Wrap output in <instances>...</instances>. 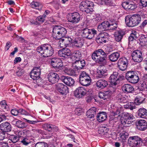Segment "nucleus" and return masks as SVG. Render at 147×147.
<instances>
[{
  "instance_id": "nucleus-56",
  "label": "nucleus",
  "mask_w": 147,
  "mask_h": 147,
  "mask_svg": "<svg viewBox=\"0 0 147 147\" xmlns=\"http://www.w3.org/2000/svg\"><path fill=\"white\" fill-rule=\"evenodd\" d=\"M99 35L101 37L104 38L105 40H107L109 37V35L106 32H103L100 33Z\"/></svg>"
},
{
  "instance_id": "nucleus-3",
  "label": "nucleus",
  "mask_w": 147,
  "mask_h": 147,
  "mask_svg": "<svg viewBox=\"0 0 147 147\" xmlns=\"http://www.w3.org/2000/svg\"><path fill=\"white\" fill-rule=\"evenodd\" d=\"M65 28L60 26H55L53 28V36L56 40H59L65 36L67 33Z\"/></svg>"
},
{
  "instance_id": "nucleus-61",
  "label": "nucleus",
  "mask_w": 147,
  "mask_h": 147,
  "mask_svg": "<svg viewBox=\"0 0 147 147\" xmlns=\"http://www.w3.org/2000/svg\"><path fill=\"white\" fill-rule=\"evenodd\" d=\"M19 114H20L23 115H28V113L25 110L22 109H20L18 110Z\"/></svg>"
},
{
  "instance_id": "nucleus-15",
  "label": "nucleus",
  "mask_w": 147,
  "mask_h": 147,
  "mask_svg": "<svg viewBox=\"0 0 147 147\" xmlns=\"http://www.w3.org/2000/svg\"><path fill=\"white\" fill-rule=\"evenodd\" d=\"M124 122L125 124H131L135 121V119L131 114L125 113L124 116Z\"/></svg>"
},
{
  "instance_id": "nucleus-49",
  "label": "nucleus",
  "mask_w": 147,
  "mask_h": 147,
  "mask_svg": "<svg viewBox=\"0 0 147 147\" xmlns=\"http://www.w3.org/2000/svg\"><path fill=\"white\" fill-rule=\"evenodd\" d=\"M108 25V30H113L117 28V24L115 22L110 23L109 22Z\"/></svg>"
},
{
  "instance_id": "nucleus-9",
  "label": "nucleus",
  "mask_w": 147,
  "mask_h": 147,
  "mask_svg": "<svg viewBox=\"0 0 147 147\" xmlns=\"http://www.w3.org/2000/svg\"><path fill=\"white\" fill-rule=\"evenodd\" d=\"M118 74V72H114L109 77V80L111 84L116 85L119 84L120 81L122 80V77Z\"/></svg>"
},
{
  "instance_id": "nucleus-50",
  "label": "nucleus",
  "mask_w": 147,
  "mask_h": 147,
  "mask_svg": "<svg viewBox=\"0 0 147 147\" xmlns=\"http://www.w3.org/2000/svg\"><path fill=\"white\" fill-rule=\"evenodd\" d=\"M16 126L20 128H24L26 127V125L24 122L18 120Z\"/></svg>"
},
{
  "instance_id": "nucleus-16",
  "label": "nucleus",
  "mask_w": 147,
  "mask_h": 147,
  "mask_svg": "<svg viewBox=\"0 0 147 147\" xmlns=\"http://www.w3.org/2000/svg\"><path fill=\"white\" fill-rule=\"evenodd\" d=\"M60 79L65 84L70 86H73L75 83L74 80L69 76H62Z\"/></svg>"
},
{
  "instance_id": "nucleus-26",
  "label": "nucleus",
  "mask_w": 147,
  "mask_h": 147,
  "mask_svg": "<svg viewBox=\"0 0 147 147\" xmlns=\"http://www.w3.org/2000/svg\"><path fill=\"white\" fill-rule=\"evenodd\" d=\"M123 91L125 93H131L134 90V88L130 84H125L122 87Z\"/></svg>"
},
{
  "instance_id": "nucleus-58",
  "label": "nucleus",
  "mask_w": 147,
  "mask_h": 147,
  "mask_svg": "<svg viewBox=\"0 0 147 147\" xmlns=\"http://www.w3.org/2000/svg\"><path fill=\"white\" fill-rule=\"evenodd\" d=\"M24 137L31 138L30 132L28 130H23Z\"/></svg>"
},
{
  "instance_id": "nucleus-34",
  "label": "nucleus",
  "mask_w": 147,
  "mask_h": 147,
  "mask_svg": "<svg viewBox=\"0 0 147 147\" xmlns=\"http://www.w3.org/2000/svg\"><path fill=\"white\" fill-rule=\"evenodd\" d=\"M133 20L132 16H126L125 19V22L126 25L130 27H134V21Z\"/></svg>"
},
{
  "instance_id": "nucleus-29",
  "label": "nucleus",
  "mask_w": 147,
  "mask_h": 147,
  "mask_svg": "<svg viewBox=\"0 0 147 147\" xmlns=\"http://www.w3.org/2000/svg\"><path fill=\"white\" fill-rule=\"evenodd\" d=\"M108 85L107 82L104 79L99 80L96 83L97 87L102 89L106 87Z\"/></svg>"
},
{
  "instance_id": "nucleus-11",
  "label": "nucleus",
  "mask_w": 147,
  "mask_h": 147,
  "mask_svg": "<svg viewBox=\"0 0 147 147\" xmlns=\"http://www.w3.org/2000/svg\"><path fill=\"white\" fill-rule=\"evenodd\" d=\"M88 92L83 87H79L75 90L74 95L77 98H81L86 95H88Z\"/></svg>"
},
{
  "instance_id": "nucleus-62",
  "label": "nucleus",
  "mask_w": 147,
  "mask_h": 147,
  "mask_svg": "<svg viewBox=\"0 0 147 147\" xmlns=\"http://www.w3.org/2000/svg\"><path fill=\"white\" fill-rule=\"evenodd\" d=\"M31 131L32 133L34 134H42L43 133V132L41 130L38 129H32Z\"/></svg>"
},
{
  "instance_id": "nucleus-1",
  "label": "nucleus",
  "mask_w": 147,
  "mask_h": 147,
  "mask_svg": "<svg viewBox=\"0 0 147 147\" xmlns=\"http://www.w3.org/2000/svg\"><path fill=\"white\" fill-rule=\"evenodd\" d=\"M107 55L102 50L100 49L95 51L92 53V58L96 62L102 63L106 62Z\"/></svg>"
},
{
  "instance_id": "nucleus-46",
  "label": "nucleus",
  "mask_w": 147,
  "mask_h": 147,
  "mask_svg": "<svg viewBox=\"0 0 147 147\" xmlns=\"http://www.w3.org/2000/svg\"><path fill=\"white\" fill-rule=\"evenodd\" d=\"M139 80V77L138 76L135 74L132 78L130 79V80H129V82L133 84L137 83Z\"/></svg>"
},
{
  "instance_id": "nucleus-44",
  "label": "nucleus",
  "mask_w": 147,
  "mask_h": 147,
  "mask_svg": "<svg viewBox=\"0 0 147 147\" xmlns=\"http://www.w3.org/2000/svg\"><path fill=\"white\" fill-rule=\"evenodd\" d=\"M135 74L134 72L133 71H129L126 73L125 77L129 82V80H130V79L132 78Z\"/></svg>"
},
{
  "instance_id": "nucleus-21",
  "label": "nucleus",
  "mask_w": 147,
  "mask_h": 147,
  "mask_svg": "<svg viewBox=\"0 0 147 147\" xmlns=\"http://www.w3.org/2000/svg\"><path fill=\"white\" fill-rule=\"evenodd\" d=\"M40 69L37 67L34 68L30 73V77L33 80H37L40 78Z\"/></svg>"
},
{
  "instance_id": "nucleus-13",
  "label": "nucleus",
  "mask_w": 147,
  "mask_h": 147,
  "mask_svg": "<svg viewBox=\"0 0 147 147\" xmlns=\"http://www.w3.org/2000/svg\"><path fill=\"white\" fill-rule=\"evenodd\" d=\"M58 54L60 57L67 59L71 57V53L70 50L67 48H65L62 49L60 50L58 52Z\"/></svg>"
},
{
  "instance_id": "nucleus-43",
  "label": "nucleus",
  "mask_w": 147,
  "mask_h": 147,
  "mask_svg": "<svg viewBox=\"0 0 147 147\" xmlns=\"http://www.w3.org/2000/svg\"><path fill=\"white\" fill-rule=\"evenodd\" d=\"M107 70L105 67L101 68V67L98 68L97 70V72L99 75L105 76V74L107 73Z\"/></svg>"
},
{
  "instance_id": "nucleus-7",
  "label": "nucleus",
  "mask_w": 147,
  "mask_h": 147,
  "mask_svg": "<svg viewBox=\"0 0 147 147\" xmlns=\"http://www.w3.org/2000/svg\"><path fill=\"white\" fill-rule=\"evenodd\" d=\"M82 36L83 37L88 39H91L96 34V31L94 29H90L85 28L82 31Z\"/></svg>"
},
{
  "instance_id": "nucleus-28",
  "label": "nucleus",
  "mask_w": 147,
  "mask_h": 147,
  "mask_svg": "<svg viewBox=\"0 0 147 147\" xmlns=\"http://www.w3.org/2000/svg\"><path fill=\"white\" fill-rule=\"evenodd\" d=\"M96 109L94 107L90 108L86 112L87 116L88 117L92 119V120H93L94 116L96 115Z\"/></svg>"
},
{
  "instance_id": "nucleus-10",
  "label": "nucleus",
  "mask_w": 147,
  "mask_h": 147,
  "mask_svg": "<svg viewBox=\"0 0 147 147\" xmlns=\"http://www.w3.org/2000/svg\"><path fill=\"white\" fill-rule=\"evenodd\" d=\"M142 55V53L140 50L134 51L131 54L133 59L134 61L138 63L141 62L143 61V59Z\"/></svg>"
},
{
  "instance_id": "nucleus-57",
  "label": "nucleus",
  "mask_w": 147,
  "mask_h": 147,
  "mask_svg": "<svg viewBox=\"0 0 147 147\" xmlns=\"http://www.w3.org/2000/svg\"><path fill=\"white\" fill-rule=\"evenodd\" d=\"M10 139L12 142L15 143L17 142L19 139L18 138V137L17 136L12 135L10 136Z\"/></svg>"
},
{
  "instance_id": "nucleus-48",
  "label": "nucleus",
  "mask_w": 147,
  "mask_h": 147,
  "mask_svg": "<svg viewBox=\"0 0 147 147\" xmlns=\"http://www.w3.org/2000/svg\"><path fill=\"white\" fill-rule=\"evenodd\" d=\"M78 73V71L75 69H70L67 71V74L69 76H76Z\"/></svg>"
},
{
  "instance_id": "nucleus-64",
  "label": "nucleus",
  "mask_w": 147,
  "mask_h": 147,
  "mask_svg": "<svg viewBox=\"0 0 147 147\" xmlns=\"http://www.w3.org/2000/svg\"><path fill=\"white\" fill-rule=\"evenodd\" d=\"M141 5L143 7H145L147 6V0H140Z\"/></svg>"
},
{
  "instance_id": "nucleus-19",
  "label": "nucleus",
  "mask_w": 147,
  "mask_h": 147,
  "mask_svg": "<svg viewBox=\"0 0 147 147\" xmlns=\"http://www.w3.org/2000/svg\"><path fill=\"white\" fill-rule=\"evenodd\" d=\"M56 88L57 90L62 94H66L68 92V89L67 86L62 83L56 84Z\"/></svg>"
},
{
  "instance_id": "nucleus-30",
  "label": "nucleus",
  "mask_w": 147,
  "mask_h": 147,
  "mask_svg": "<svg viewBox=\"0 0 147 147\" xmlns=\"http://www.w3.org/2000/svg\"><path fill=\"white\" fill-rule=\"evenodd\" d=\"M138 115L140 118L147 119V110L143 108L140 109Z\"/></svg>"
},
{
  "instance_id": "nucleus-25",
  "label": "nucleus",
  "mask_w": 147,
  "mask_h": 147,
  "mask_svg": "<svg viewBox=\"0 0 147 147\" xmlns=\"http://www.w3.org/2000/svg\"><path fill=\"white\" fill-rule=\"evenodd\" d=\"M125 34V32L122 30H120L115 33L114 36L115 40L118 42L121 41L123 36Z\"/></svg>"
},
{
  "instance_id": "nucleus-59",
  "label": "nucleus",
  "mask_w": 147,
  "mask_h": 147,
  "mask_svg": "<svg viewBox=\"0 0 147 147\" xmlns=\"http://www.w3.org/2000/svg\"><path fill=\"white\" fill-rule=\"evenodd\" d=\"M125 107L126 108L130 109L131 110H132L135 108L134 104L132 102L128 103V105H126Z\"/></svg>"
},
{
  "instance_id": "nucleus-14",
  "label": "nucleus",
  "mask_w": 147,
  "mask_h": 147,
  "mask_svg": "<svg viewBox=\"0 0 147 147\" xmlns=\"http://www.w3.org/2000/svg\"><path fill=\"white\" fill-rule=\"evenodd\" d=\"M0 128L2 135H5L7 132L11 131V127L10 124L8 122H5L0 125Z\"/></svg>"
},
{
  "instance_id": "nucleus-63",
  "label": "nucleus",
  "mask_w": 147,
  "mask_h": 147,
  "mask_svg": "<svg viewBox=\"0 0 147 147\" xmlns=\"http://www.w3.org/2000/svg\"><path fill=\"white\" fill-rule=\"evenodd\" d=\"M143 79L144 81V82L142 84V86L145 87L146 86V83L147 82V74L144 75L143 78Z\"/></svg>"
},
{
  "instance_id": "nucleus-4",
  "label": "nucleus",
  "mask_w": 147,
  "mask_h": 147,
  "mask_svg": "<svg viewBox=\"0 0 147 147\" xmlns=\"http://www.w3.org/2000/svg\"><path fill=\"white\" fill-rule=\"evenodd\" d=\"M94 6L93 2L90 1H83L80 4L79 8L81 11L89 13L93 11V7Z\"/></svg>"
},
{
  "instance_id": "nucleus-51",
  "label": "nucleus",
  "mask_w": 147,
  "mask_h": 147,
  "mask_svg": "<svg viewBox=\"0 0 147 147\" xmlns=\"http://www.w3.org/2000/svg\"><path fill=\"white\" fill-rule=\"evenodd\" d=\"M128 133L127 132H123L120 133L119 136L121 139L123 140V141L124 142L128 136Z\"/></svg>"
},
{
  "instance_id": "nucleus-5",
  "label": "nucleus",
  "mask_w": 147,
  "mask_h": 147,
  "mask_svg": "<svg viewBox=\"0 0 147 147\" xmlns=\"http://www.w3.org/2000/svg\"><path fill=\"white\" fill-rule=\"evenodd\" d=\"M142 142V140L138 136H134L129 138L127 144L131 147H138Z\"/></svg>"
},
{
  "instance_id": "nucleus-39",
  "label": "nucleus",
  "mask_w": 147,
  "mask_h": 147,
  "mask_svg": "<svg viewBox=\"0 0 147 147\" xmlns=\"http://www.w3.org/2000/svg\"><path fill=\"white\" fill-rule=\"evenodd\" d=\"M140 44L142 46L147 45V35H142L139 39Z\"/></svg>"
},
{
  "instance_id": "nucleus-27",
  "label": "nucleus",
  "mask_w": 147,
  "mask_h": 147,
  "mask_svg": "<svg viewBox=\"0 0 147 147\" xmlns=\"http://www.w3.org/2000/svg\"><path fill=\"white\" fill-rule=\"evenodd\" d=\"M43 128L45 130L49 131H56L58 130V128L56 126L48 123H46L42 125Z\"/></svg>"
},
{
  "instance_id": "nucleus-31",
  "label": "nucleus",
  "mask_w": 147,
  "mask_h": 147,
  "mask_svg": "<svg viewBox=\"0 0 147 147\" xmlns=\"http://www.w3.org/2000/svg\"><path fill=\"white\" fill-rule=\"evenodd\" d=\"M97 120L99 122L105 120L107 117V113L105 112H100L96 116Z\"/></svg>"
},
{
  "instance_id": "nucleus-32",
  "label": "nucleus",
  "mask_w": 147,
  "mask_h": 147,
  "mask_svg": "<svg viewBox=\"0 0 147 147\" xmlns=\"http://www.w3.org/2000/svg\"><path fill=\"white\" fill-rule=\"evenodd\" d=\"M109 22L105 21L102 22L99 25L98 27V30L99 32H101L108 30Z\"/></svg>"
},
{
  "instance_id": "nucleus-24",
  "label": "nucleus",
  "mask_w": 147,
  "mask_h": 147,
  "mask_svg": "<svg viewBox=\"0 0 147 147\" xmlns=\"http://www.w3.org/2000/svg\"><path fill=\"white\" fill-rule=\"evenodd\" d=\"M112 94V92L110 90H108L103 92H100L99 93V97L104 100L109 99Z\"/></svg>"
},
{
  "instance_id": "nucleus-54",
  "label": "nucleus",
  "mask_w": 147,
  "mask_h": 147,
  "mask_svg": "<svg viewBox=\"0 0 147 147\" xmlns=\"http://www.w3.org/2000/svg\"><path fill=\"white\" fill-rule=\"evenodd\" d=\"M59 62V63H57V64L54 67L56 70L59 69L58 71L59 70H61L62 69L63 67V65L62 61L60 60V61Z\"/></svg>"
},
{
  "instance_id": "nucleus-18",
  "label": "nucleus",
  "mask_w": 147,
  "mask_h": 147,
  "mask_svg": "<svg viewBox=\"0 0 147 147\" xmlns=\"http://www.w3.org/2000/svg\"><path fill=\"white\" fill-rule=\"evenodd\" d=\"M48 79L50 83L54 84L58 81L59 78L58 75L57 73L52 72L49 74Z\"/></svg>"
},
{
  "instance_id": "nucleus-2",
  "label": "nucleus",
  "mask_w": 147,
  "mask_h": 147,
  "mask_svg": "<svg viewBox=\"0 0 147 147\" xmlns=\"http://www.w3.org/2000/svg\"><path fill=\"white\" fill-rule=\"evenodd\" d=\"M37 51L40 53V55L44 57L51 56L53 53V49L49 44H44L38 47Z\"/></svg>"
},
{
  "instance_id": "nucleus-55",
  "label": "nucleus",
  "mask_w": 147,
  "mask_h": 147,
  "mask_svg": "<svg viewBox=\"0 0 147 147\" xmlns=\"http://www.w3.org/2000/svg\"><path fill=\"white\" fill-rule=\"evenodd\" d=\"M35 147H48L47 144L43 142H38L35 145Z\"/></svg>"
},
{
  "instance_id": "nucleus-60",
  "label": "nucleus",
  "mask_w": 147,
  "mask_h": 147,
  "mask_svg": "<svg viewBox=\"0 0 147 147\" xmlns=\"http://www.w3.org/2000/svg\"><path fill=\"white\" fill-rule=\"evenodd\" d=\"M45 18V16L42 15V16H38L36 18V20L39 21L40 22L42 23L44 22Z\"/></svg>"
},
{
  "instance_id": "nucleus-33",
  "label": "nucleus",
  "mask_w": 147,
  "mask_h": 147,
  "mask_svg": "<svg viewBox=\"0 0 147 147\" xmlns=\"http://www.w3.org/2000/svg\"><path fill=\"white\" fill-rule=\"evenodd\" d=\"M22 144L24 145H31L34 143L33 140L31 138L24 137L21 141Z\"/></svg>"
},
{
  "instance_id": "nucleus-35",
  "label": "nucleus",
  "mask_w": 147,
  "mask_h": 147,
  "mask_svg": "<svg viewBox=\"0 0 147 147\" xmlns=\"http://www.w3.org/2000/svg\"><path fill=\"white\" fill-rule=\"evenodd\" d=\"M120 56V54L118 52H114L109 56L110 60L112 62L117 61Z\"/></svg>"
},
{
  "instance_id": "nucleus-17",
  "label": "nucleus",
  "mask_w": 147,
  "mask_h": 147,
  "mask_svg": "<svg viewBox=\"0 0 147 147\" xmlns=\"http://www.w3.org/2000/svg\"><path fill=\"white\" fill-rule=\"evenodd\" d=\"M122 6L125 9L127 10H134L137 7L135 3L129 1L124 2L122 4Z\"/></svg>"
},
{
  "instance_id": "nucleus-53",
  "label": "nucleus",
  "mask_w": 147,
  "mask_h": 147,
  "mask_svg": "<svg viewBox=\"0 0 147 147\" xmlns=\"http://www.w3.org/2000/svg\"><path fill=\"white\" fill-rule=\"evenodd\" d=\"M96 42L98 43H102L103 42L106 43L107 41L104 38H102L99 35L96 38Z\"/></svg>"
},
{
  "instance_id": "nucleus-45",
  "label": "nucleus",
  "mask_w": 147,
  "mask_h": 147,
  "mask_svg": "<svg viewBox=\"0 0 147 147\" xmlns=\"http://www.w3.org/2000/svg\"><path fill=\"white\" fill-rule=\"evenodd\" d=\"M144 100V98L140 96H137L135 98V102L138 105L142 103Z\"/></svg>"
},
{
  "instance_id": "nucleus-36",
  "label": "nucleus",
  "mask_w": 147,
  "mask_h": 147,
  "mask_svg": "<svg viewBox=\"0 0 147 147\" xmlns=\"http://www.w3.org/2000/svg\"><path fill=\"white\" fill-rule=\"evenodd\" d=\"M139 35L138 32L135 30H132L130 36L129 37V42H131L134 41V40H136L139 36Z\"/></svg>"
},
{
  "instance_id": "nucleus-8",
  "label": "nucleus",
  "mask_w": 147,
  "mask_h": 147,
  "mask_svg": "<svg viewBox=\"0 0 147 147\" xmlns=\"http://www.w3.org/2000/svg\"><path fill=\"white\" fill-rule=\"evenodd\" d=\"M68 22L76 24L78 23L80 18V15L78 13L75 12L73 13H68L67 15Z\"/></svg>"
},
{
  "instance_id": "nucleus-37",
  "label": "nucleus",
  "mask_w": 147,
  "mask_h": 147,
  "mask_svg": "<svg viewBox=\"0 0 147 147\" xmlns=\"http://www.w3.org/2000/svg\"><path fill=\"white\" fill-rule=\"evenodd\" d=\"M84 43L83 38H78L76 39L74 42V46L78 48H81Z\"/></svg>"
},
{
  "instance_id": "nucleus-12",
  "label": "nucleus",
  "mask_w": 147,
  "mask_h": 147,
  "mask_svg": "<svg viewBox=\"0 0 147 147\" xmlns=\"http://www.w3.org/2000/svg\"><path fill=\"white\" fill-rule=\"evenodd\" d=\"M128 64V60L125 57L120 58L118 62V65L119 69L123 71L126 69Z\"/></svg>"
},
{
  "instance_id": "nucleus-40",
  "label": "nucleus",
  "mask_w": 147,
  "mask_h": 147,
  "mask_svg": "<svg viewBox=\"0 0 147 147\" xmlns=\"http://www.w3.org/2000/svg\"><path fill=\"white\" fill-rule=\"evenodd\" d=\"M116 99L117 101L119 102L124 103L127 101L125 95H122L121 94H119L117 95L116 97Z\"/></svg>"
},
{
  "instance_id": "nucleus-42",
  "label": "nucleus",
  "mask_w": 147,
  "mask_h": 147,
  "mask_svg": "<svg viewBox=\"0 0 147 147\" xmlns=\"http://www.w3.org/2000/svg\"><path fill=\"white\" fill-rule=\"evenodd\" d=\"M94 18L92 19L94 22H95V23L101 22L102 21V19L100 14H96L93 16Z\"/></svg>"
},
{
  "instance_id": "nucleus-47",
  "label": "nucleus",
  "mask_w": 147,
  "mask_h": 147,
  "mask_svg": "<svg viewBox=\"0 0 147 147\" xmlns=\"http://www.w3.org/2000/svg\"><path fill=\"white\" fill-rule=\"evenodd\" d=\"M71 55L72 57L76 59H79L81 57V53L79 51H74L72 54Z\"/></svg>"
},
{
  "instance_id": "nucleus-22",
  "label": "nucleus",
  "mask_w": 147,
  "mask_h": 147,
  "mask_svg": "<svg viewBox=\"0 0 147 147\" xmlns=\"http://www.w3.org/2000/svg\"><path fill=\"white\" fill-rule=\"evenodd\" d=\"M138 128L140 130H144L147 127V123L144 120H140L137 123Z\"/></svg>"
},
{
  "instance_id": "nucleus-41",
  "label": "nucleus",
  "mask_w": 147,
  "mask_h": 147,
  "mask_svg": "<svg viewBox=\"0 0 147 147\" xmlns=\"http://www.w3.org/2000/svg\"><path fill=\"white\" fill-rule=\"evenodd\" d=\"M31 7L38 10H40L42 7V5L37 2H32L30 4Z\"/></svg>"
},
{
  "instance_id": "nucleus-6",
  "label": "nucleus",
  "mask_w": 147,
  "mask_h": 147,
  "mask_svg": "<svg viewBox=\"0 0 147 147\" xmlns=\"http://www.w3.org/2000/svg\"><path fill=\"white\" fill-rule=\"evenodd\" d=\"M80 84L84 86H87L90 84L91 78L89 75L86 72H82L79 77Z\"/></svg>"
},
{
  "instance_id": "nucleus-52",
  "label": "nucleus",
  "mask_w": 147,
  "mask_h": 147,
  "mask_svg": "<svg viewBox=\"0 0 147 147\" xmlns=\"http://www.w3.org/2000/svg\"><path fill=\"white\" fill-rule=\"evenodd\" d=\"M60 60L57 58H53L51 59V63L54 67L55 65L57 64V63H59Z\"/></svg>"
},
{
  "instance_id": "nucleus-23",
  "label": "nucleus",
  "mask_w": 147,
  "mask_h": 147,
  "mask_svg": "<svg viewBox=\"0 0 147 147\" xmlns=\"http://www.w3.org/2000/svg\"><path fill=\"white\" fill-rule=\"evenodd\" d=\"M85 61L84 60H76L74 64V67L77 69H83L85 65Z\"/></svg>"
},
{
  "instance_id": "nucleus-38",
  "label": "nucleus",
  "mask_w": 147,
  "mask_h": 147,
  "mask_svg": "<svg viewBox=\"0 0 147 147\" xmlns=\"http://www.w3.org/2000/svg\"><path fill=\"white\" fill-rule=\"evenodd\" d=\"M133 18L134 26L137 25L140 23L141 20L140 16L139 15H134L132 16Z\"/></svg>"
},
{
  "instance_id": "nucleus-20",
  "label": "nucleus",
  "mask_w": 147,
  "mask_h": 147,
  "mask_svg": "<svg viewBox=\"0 0 147 147\" xmlns=\"http://www.w3.org/2000/svg\"><path fill=\"white\" fill-rule=\"evenodd\" d=\"M59 40V44L61 47H67L72 42V39L70 37H63Z\"/></svg>"
}]
</instances>
